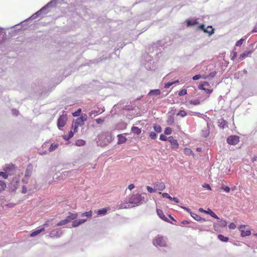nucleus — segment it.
Segmentation results:
<instances>
[{"instance_id": "nucleus-31", "label": "nucleus", "mask_w": 257, "mask_h": 257, "mask_svg": "<svg viewBox=\"0 0 257 257\" xmlns=\"http://www.w3.org/2000/svg\"><path fill=\"white\" fill-rule=\"evenodd\" d=\"M74 134V132H73V131H71L69 132L68 136H63V138L65 140L68 141L73 137Z\"/></svg>"}, {"instance_id": "nucleus-25", "label": "nucleus", "mask_w": 257, "mask_h": 257, "mask_svg": "<svg viewBox=\"0 0 257 257\" xmlns=\"http://www.w3.org/2000/svg\"><path fill=\"white\" fill-rule=\"evenodd\" d=\"M184 153L185 155H187V156H190V155H194L193 151L191 150V149L188 148H184Z\"/></svg>"}, {"instance_id": "nucleus-38", "label": "nucleus", "mask_w": 257, "mask_h": 257, "mask_svg": "<svg viewBox=\"0 0 257 257\" xmlns=\"http://www.w3.org/2000/svg\"><path fill=\"white\" fill-rule=\"evenodd\" d=\"M186 115L187 112L184 110H180L177 114V115L180 116L181 117H184L186 116Z\"/></svg>"}, {"instance_id": "nucleus-32", "label": "nucleus", "mask_w": 257, "mask_h": 257, "mask_svg": "<svg viewBox=\"0 0 257 257\" xmlns=\"http://www.w3.org/2000/svg\"><path fill=\"white\" fill-rule=\"evenodd\" d=\"M218 238L223 242H227L228 240V237H225L222 234H219L218 235Z\"/></svg>"}, {"instance_id": "nucleus-54", "label": "nucleus", "mask_w": 257, "mask_h": 257, "mask_svg": "<svg viewBox=\"0 0 257 257\" xmlns=\"http://www.w3.org/2000/svg\"><path fill=\"white\" fill-rule=\"evenodd\" d=\"M173 84V83L172 82H169V83H167L166 84H165V88H169L170 86H171Z\"/></svg>"}, {"instance_id": "nucleus-26", "label": "nucleus", "mask_w": 257, "mask_h": 257, "mask_svg": "<svg viewBox=\"0 0 257 257\" xmlns=\"http://www.w3.org/2000/svg\"><path fill=\"white\" fill-rule=\"evenodd\" d=\"M161 94V91L159 89H154L151 90L149 93V95H155L156 96L159 95Z\"/></svg>"}, {"instance_id": "nucleus-28", "label": "nucleus", "mask_w": 257, "mask_h": 257, "mask_svg": "<svg viewBox=\"0 0 257 257\" xmlns=\"http://www.w3.org/2000/svg\"><path fill=\"white\" fill-rule=\"evenodd\" d=\"M153 128L155 131L158 133H160L162 132V128L161 126L157 124H154L153 125Z\"/></svg>"}, {"instance_id": "nucleus-10", "label": "nucleus", "mask_w": 257, "mask_h": 257, "mask_svg": "<svg viewBox=\"0 0 257 257\" xmlns=\"http://www.w3.org/2000/svg\"><path fill=\"white\" fill-rule=\"evenodd\" d=\"M206 213L210 214L212 217L217 219V223H220V225L226 224V222L225 220L218 217V216L211 210L209 209Z\"/></svg>"}, {"instance_id": "nucleus-35", "label": "nucleus", "mask_w": 257, "mask_h": 257, "mask_svg": "<svg viewBox=\"0 0 257 257\" xmlns=\"http://www.w3.org/2000/svg\"><path fill=\"white\" fill-rule=\"evenodd\" d=\"M216 72L215 71H214V72L210 73L209 74V75L203 76L202 78L205 79H207L209 77L213 78L216 75Z\"/></svg>"}, {"instance_id": "nucleus-5", "label": "nucleus", "mask_w": 257, "mask_h": 257, "mask_svg": "<svg viewBox=\"0 0 257 257\" xmlns=\"http://www.w3.org/2000/svg\"><path fill=\"white\" fill-rule=\"evenodd\" d=\"M67 116L66 114H62L60 116L57 120V126L60 130L63 127L67 122Z\"/></svg>"}, {"instance_id": "nucleus-57", "label": "nucleus", "mask_w": 257, "mask_h": 257, "mask_svg": "<svg viewBox=\"0 0 257 257\" xmlns=\"http://www.w3.org/2000/svg\"><path fill=\"white\" fill-rule=\"evenodd\" d=\"M252 32H257V24L255 25L252 30Z\"/></svg>"}, {"instance_id": "nucleus-43", "label": "nucleus", "mask_w": 257, "mask_h": 257, "mask_svg": "<svg viewBox=\"0 0 257 257\" xmlns=\"http://www.w3.org/2000/svg\"><path fill=\"white\" fill-rule=\"evenodd\" d=\"M190 104L193 105H198L200 104V100L198 99L195 100H192L190 101Z\"/></svg>"}, {"instance_id": "nucleus-9", "label": "nucleus", "mask_w": 257, "mask_h": 257, "mask_svg": "<svg viewBox=\"0 0 257 257\" xmlns=\"http://www.w3.org/2000/svg\"><path fill=\"white\" fill-rule=\"evenodd\" d=\"M210 85L207 82H204L202 84H200L198 86V88L200 90H203L208 94H210L212 92L213 90L207 88H206V87H209Z\"/></svg>"}, {"instance_id": "nucleus-12", "label": "nucleus", "mask_w": 257, "mask_h": 257, "mask_svg": "<svg viewBox=\"0 0 257 257\" xmlns=\"http://www.w3.org/2000/svg\"><path fill=\"white\" fill-rule=\"evenodd\" d=\"M245 226H239V229L241 231V235L242 237L249 236L251 234V231L250 230H245Z\"/></svg>"}, {"instance_id": "nucleus-27", "label": "nucleus", "mask_w": 257, "mask_h": 257, "mask_svg": "<svg viewBox=\"0 0 257 257\" xmlns=\"http://www.w3.org/2000/svg\"><path fill=\"white\" fill-rule=\"evenodd\" d=\"M59 145L56 143L51 144L50 147L49 148V151L51 152L55 150L58 147Z\"/></svg>"}, {"instance_id": "nucleus-7", "label": "nucleus", "mask_w": 257, "mask_h": 257, "mask_svg": "<svg viewBox=\"0 0 257 257\" xmlns=\"http://www.w3.org/2000/svg\"><path fill=\"white\" fill-rule=\"evenodd\" d=\"M239 142V137L237 136L232 135L228 137L227 139V142L231 145H235Z\"/></svg>"}, {"instance_id": "nucleus-14", "label": "nucleus", "mask_w": 257, "mask_h": 257, "mask_svg": "<svg viewBox=\"0 0 257 257\" xmlns=\"http://www.w3.org/2000/svg\"><path fill=\"white\" fill-rule=\"evenodd\" d=\"M45 231V228H40L39 227L37 228L36 230L33 231L30 234L31 237H34L41 232H43Z\"/></svg>"}, {"instance_id": "nucleus-36", "label": "nucleus", "mask_w": 257, "mask_h": 257, "mask_svg": "<svg viewBox=\"0 0 257 257\" xmlns=\"http://www.w3.org/2000/svg\"><path fill=\"white\" fill-rule=\"evenodd\" d=\"M190 214L191 216L193 217L195 220L199 221L201 219V217L197 214L192 212H191Z\"/></svg>"}, {"instance_id": "nucleus-37", "label": "nucleus", "mask_w": 257, "mask_h": 257, "mask_svg": "<svg viewBox=\"0 0 257 257\" xmlns=\"http://www.w3.org/2000/svg\"><path fill=\"white\" fill-rule=\"evenodd\" d=\"M81 112V109L79 108L77 109V111L72 113V115L74 117L78 116L80 115Z\"/></svg>"}, {"instance_id": "nucleus-40", "label": "nucleus", "mask_w": 257, "mask_h": 257, "mask_svg": "<svg viewBox=\"0 0 257 257\" xmlns=\"http://www.w3.org/2000/svg\"><path fill=\"white\" fill-rule=\"evenodd\" d=\"M0 176L5 179H7L8 178L9 174L6 172H0Z\"/></svg>"}, {"instance_id": "nucleus-41", "label": "nucleus", "mask_w": 257, "mask_h": 257, "mask_svg": "<svg viewBox=\"0 0 257 257\" xmlns=\"http://www.w3.org/2000/svg\"><path fill=\"white\" fill-rule=\"evenodd\" d=\"M147 191L150 193H154L156 192V189L154 187V188H153L152 187L150 186H147Z\"/></svg>"}, {"instance_id": "nucleus-3", "label": "nucleus", "mask_w": 257, "mask_h": 257, "mask_svg": "<svg viewBox=\"0 0 257 257\" xmlns=\"http://www.w3.org/2000/svg\"><path fill=\"white\" fill-rule=\"evenodd\" d=\"M78 217V213H72V212H68V215L66 217V218L62 220L61 221H60L59 223L57 224V225H65L68 223H69L71 222L73 220H76L75 219Z\"/></svg>"}, {"instance_id": "nucleus-58", "label": "nucleus", "mask_w": 257, "mask_h": 257, "mask_svg": "<svg viewBox=\"0 0 257 257\" xmlns=\"http://www.w3.org/2000/svg\"><path fill=\"white\" fill-rule=\"evenodd\" d=\"M199 211L200 212H205V213H207V211H205L204 210L203 208H199Z\"/></svg>"}, {"instance_id": "nucleus-64", "label": "nucleus", "mask_w": 257, "mask_h": 257, "mask_svg": "<svg viewBox=\"0 0 257 257\" xmlns=\"http://www.w3.org/2000/svg\"><path fill=\"white\" fill-rule=\"evenodd\" d=\"M170 217H171V219H172V220H173L174 221H176L175 220H174L173 218H172V217H171V216H170Z\"/></svg>"}, {"instance_id": "nucleus-16", "label": "nucleus", "mask_w": 257, "mask_h": 257, "mask_svg": "<svg viewBox=\"0 0 257 257\" xmlns=\"http://www.w3.org/2000/svg\"><path fill=\"white\" fill-rule=\"evenodd\" d=\"M157 212L159 216L163 220L166 221L167 222H170L172 224H173V222H170L168 221L167 218L165 216V215L163 213V212L162 210L160 209H157Z\"/></svg>"}, {"instance_id": "nucleus-48", "label": "nucleus", "mask_w": 257, "mask_h": 257, "mask_svg": "<svg viewBox=\"0 0 257 257\" xmlns=\"http://www.w3.org/2000/svg\"><path fill=\"white\" fill-rule=\"evenodd\" d=\"M243 41V39H241L238 41H237L235 44L236 46H240L242 44Z\"/></svg>"}, {"instance_id": "nucleus-46", "label": "nucleus", "mask_w": 257, "mask_h": 257, "mask_svg": "<svg viewBox=\"0 0 257 257\" xmlns=\"http://www.w3.org/2000/svg\"><path fill=\"white\" fill-rule=\"evenodd\" d=\"M163 197L164 198H167L170 199V200H172V197L170 196L168 193H163L162 194Z\"/></svg>"}, {"instance_id": "nucleus-23", "label": "nucleus", "mask_w": 257, "mask_h": 257, "mask_svg": "<svg viewBox=\"0 0 257 257\" xmlns=\"http://www.w3.org/2000/svg\"><path fill=\"white\" fill-rule=\"evenodd\" d=\"M92 215V212L91 211H89L87 212H85L81 214V217H86L87 218H90L91 217Z\"/></svg>"}, {"instance_id": "nucleus-55", "label": "nucleus", "mask_w": 257, "mask_h": 257, "mask_svg": "<svg viewBox=\"0 0 257 257\" xmlns=\"http://www.w3.org/2000/svg\"><path fill=\"white\" fill-rule=\"evenodd\" d=\"M134 188H135V186H134V184H130V185H129L128 186V188L130 190H132V189H134Z\"/></svg>"}, {"instance_id": "nucleus-47", "label": "nucleus", "mask_w": 257, "mask_h": 257, "mask_svg": "<svg viewBox=\"0 0 257 257\" xmlns=\"http://www.w3.org/2000/svg\"><path fill=\"white\" fill-rule=\"evenodd\" d=\"M237 56V53L235 51L232 52L231 53V59L234 60Z\"/></svg>"}, {"instance_id": "nucleus-60", "label": "nucleus", "mask_w": 257, "mask_h": 257, "mask_svg": "<svg viewBox=\"0 0 257 257\" xmlns=\"http://www.w3.org/2000/svg\"><path fill=\"white\" fill-rule=\"evenodd\" d=\"M229 228L230 229H234L236 228V226H229Z\"/></svg>"}, {"instance_id": "nucleus-63", "label": "nucleus", "mask_w": 257, "mask_h": 257, "mask_svg": "<svg viewBox=\"0 0 257 257\" xmlns=\"http://www.w3.org/2000/svg\"><path fill=\"white\" fill-rule=\"evenodd\" d=\"M229 225H234V223H231Z\"/></svg>"}, {"instance_id": "nucleus-34", "label": "nucleus", "mask_w": 257, "mask_h": 257, "mask_svg": "<svg viewBox=\"0 0 257 257\" xmlns=\"http://www.w3.org/2000/svg\"><path fill=\"white\" fill-rule=\"evenodd\" d=\"M172 129L171 127H168L164 130V134L165 135H169L172 134Z\"/></svg>"}, {"instance_id": "nucleus-4", "label": "nucleus", "mask_w": 257, "mask_h": 257, "mask_svg": "<svg viewBox=\"0 0 257 257\" xmlns=\"http://www.w3.org/2000/svg\"><path fill=\"white\" fill-rule=\"evenodd\" d=\"M153 244L154 245L156 246H166L167 245L166 239L165 237L159 235L157 237H156L155 239L153 241Z\"/></svg>"}, {"instance_id": "nucleus-2", "label": "nucleus", "mask_w": 257, "mask_h": 257, "mask_svg": "<svg viewBox=\"0 0 257 257\" xmlns=\"http://www.w3.org/2000/svg\"><path fill=\"white\" fill-rule=\"evenodd\" d=\"M141 201V196L140 194L133 195L129 199V204L122 205L123 208H130L137 205Z\"/></svg>"}, {"instance_id": "nucleus-50", "label": "nucleus", "mask_w": 257, "mask_h": 257, "mask_svg": "<svg viewBox=\"0 0 257 257\" xmlns=\"http://www.w3.org/2000/svg\"><path fill=\"white\" fill-rule=\"evenodd\" d=\"M95 121L98 124H102L104 122V120L102 118H99L96 119Z\"/></svg>"}, {"instance_id": "nucleus-53", "label": "nucleus", "mask_w": 257, "mask_h": 257, "mask_svg": "<svg viewBox=\"0 0 257 257\" xmlns=\"http://www.w3.org/2000/svg\"><path fill=\"white\" fill-rule=\"evenodd\" d=\"M202 186L204 188H207L209 190H211V188L209 184H205Z\"/></svg>"}, {"instance_id": "nucleus-62", "label": "nucleus", "mask_w": 257, "mask_h": 257, "mask_svg": "<svg viewBox=\"0 0 257 257\" xmlns=\"http://www.w3.org/2000/svg\"><path fill=\"white\" fill-rule=\"evenodd\" d=\"M183 208H184V209H185V210H187L188 211H189V209H188V208H187L186 207H184Z\"/></svg>"}, {"instance_id": "nucleus-61", "label": "nucleus", "mask_w": 257, "mask_h": 257, "mask_svg": "<svg viewBox=\"0 0 257 257\" xmlns=\"http://www.w3.org/2000/svg\"><path fill=\"white\" fill-rule=\"evenodd\" d=\"M172 83H173V84L179 83V80L174 81L172 82Z\"/></svg>"}, {"instance_id": "nucleus-52", "label": "nucleus", "mask_w": 257, "mask_h": 257, "mask_svg": "<svg viewBox=\"0 0 257 257\" xmlns=\"http://www.w3.org/2000/svg\"><path fill=\"white\" fill-rule=\"evenodd\" d=\"M201 77L202 78V76H201V75H200V74H197V75H196L194 76L193 77V78H192V79H193V80H197L199 79H200V78H201Z\"/></svg>"}, {"instance_id": "nucleus-20", "label": "nucleus", "mask_w": 257, "mask_h": 257, "mask_svg": "<svg viewBox=\"0 0 257 257\" xmlns=\"http://www.w3.org/2000/svg\"><path fill=\"white\" fill-rule=\"evenodd\" d=\"M15 167L13 164L9 165L8 166L5 167L3 170L5 172H9L11 171L14 170Z\"/></svg>"}, {"instance_id": "nucleus-13", "label": "nucleus", "mask_w": 257, "mask_h": 257, "mask_svg": "<svg viewBox=\"0 0 257 257\" xmlns=\"http://www.w3.org/2000/svg\"><path fill=\"white\" fill-rule=\"evenodd\" d=\"M199 28L203 30L204 32L208 33L210 35L214 33V29L211 26H208L207 28H205L204 25H201L199 26Z\"/></svg>"}, {"instance_id": "nucleus-6", "label": "nucleus", "mask_w": 257, "mask_h": 257, "mask_svg": "<svg viewBox=\"0 0 257 257\" xmlns=\"http://www.w3.org/2000/svg\"><path fill=\"white\" fill-rule=\"evenodd\" d=\"M87 119V115L86 114H82L80 117L76 119L74 121L73 123L79 126H82L84 125L85 121Z\"/></svg>"}, {"instance_id": "nucleus-15", "label": "nucleus", "mask_w": 257, "mask_h": 257, "mask_svg": "<svg viewBox=\"0 0 257 257\" xmlns=\"http://www.w3.org/2000/svg\"><path fill=\"white\" fill-rule=\"evenodd\" d=\"M154 187L156 190L163 191L165 189V185L163 182H156L154 184Z\"/></svg>"}, {"instance_id": "nucleus-39", "label": "nucleus", "mask_w": 257, "mask_h": 257, "mask_svg": "<svg viewBox=\"0 0 257 257\" xmlns=\"http://www.w3.org/2000/svg\"><path fill=\"white\" fill-rule=\"evenodd\" d=\"M221 189L223 190L225 192L227 193H229L230 192V189L229 187L225 186L224 185H222Z\"/></svg>"}, {"instance_id": "nucleus-33", "label": "nucleus", "mask_w": 257, "mask_h": 257, "mask_svg": "<svg viewBox=\"0 0 257 257\" xmlns=\"http://www.w3.org/2000/svg\"><path fill=\"white\" fill-rule=\"evenodd\" d=\"M6 184L4 181L0 180V192L4 191L6 188Z\"/></svg>"}, {"instance_id": "nucleus-18", "label": "nucleus", "mask_w": 257, "mask_h": 257, "mask_svg": "<svg viewBox=\"0 0 257 257\" xmlns=\"http://www.w3.org/2000/svg\"><path fill=\"white\" fill-rule=\"evenodd\" d=\"M117 138H118V142H117L118 144H123V143H125V142L127 140L126 138L124 136H123V135H122V134L118 135Z\"/></svg>"}, {"instance_id": "nucleus-30", "label": "nucleus", "mask_w": 257, "mask_h": 257, "mask_svg": "<svg viewBox=\"0 0 257 257\" xmlns=\"http://www.w3.org/2000/svg\"><path fill=\"white\" fill-rule=\"evenodd\" d=\"M85 141L84 140H78L76 141L75 142V145L77 146H83L84 145H85Z\"/></svg>"}, {"instance_id": "nucleus-59", "label": "nucleus", "mask_w": 257, "mask_h": 257, "mask_svg": "<svg viewBox=\"0 0 257 257\" xmlns=\"http://www.w3.org/2000/svg\"><path fill=\"white\" fill-rule=\"evenodd\" d=\"M22 192H23V193H26V192H27V189H26V187H23V191H22Z\"/></svg>"}, {"instance_id": "nucleus-11", "label": "nucleus", "mask_w": 257, "mask_h": 257, "mask_svg": "<svg viewBox=\"0 0 257 257\" xmlns=\"http://www.w3.org/2000/svg\"><path fill=\"white\" fill-rule=\"evenodd\" d=\"M62 234V232L59 228L53 229L50 233L49 236L51 237H58Z\"/></svg>"}, {"instance_id": "nucleus-29", "label": "nucleus", "mask_w": 257, "mask_h": 257, "mask_svg": "<svg viewBox=\"0 0 257 257\" xmlns=\"http://www.w3.org/2000/svg\"><path fill=\"white\" fill-rule=\"evenodd\" d=\"M185 22L187 24V27H189L190 26H194L198 23L196 21V20H194V21L186 20L185 21Z\"/></svg>"}, {"instance_id": "nucleus-22", "label": "nucleus", "mask_w": 257, "mask_h": 257, "mask_svg": "<svg viewBox=\"0 0 257 257\" xmlns=\"http://www.w3.org/2000/svg\"><path fill=\"white\" fill-rule=\"evenodd\" d=\"M101 112H100L99 110H92L91 111H90L89 113V115L90 117H91V118H93V117H95L96 116H97L98 114L101 113Z\"/></svg>"}, {"instance_id": "nucleus-49", "label": "nucleus", "mask_w": 257, "mask_h": 257, "mask_svg": "<svg viewBox=\"0 0 257 257\" xmlns=\"http://www.w3.org/2000/svg\"><path fill=\"white\" fill-rule=\"evenodd\" d=\"M78 125H76V124H75L74 123H73L72 127L73 129V132H74V133H75L77 132V131H78Z\"/></svg>"}, {"instance_id": "nucleus-44", "label": "nucleus", "mask_w": 257, "mask_h": 257, "mask_svg": "<svg viewBox=\"0 0 257 257\" xmlns=\"http://www.w3.org/2000/svg\"><path fill=\"white\" fill-rule=\"evenodd\" d=\"M168 138H167L165 135L161 134L160 136V140L163 141H167Z\"/></svg>"}, {"instance_id": "nucleus-24", "label": "nucleus", "mask_w": 257, "mask_h": 257, "mask_svg": "<svg viewBox=\"0 0 257 257\" xmlns=\"http://www.w3.org/2000/svg\"><path fill=\"white\" fill-rule=\"evenodd\" d=\"M131 130L134 134L137 135H140L142 132L141 129L137 126H133Z\"/></svg>"}, {"instance_id": "nucleus-8", "label": "nucleus", "mask_w": 257, "mask_h": 257, "mask_svg": "<svg viewBox=\"0 0 257 257\" xmlns=\"http://www.w3.org/2000/svg\"><path fill=\"white\" fill-rule=\"evenodd\" d=\"M168 141L171 144V148L172 149L177 150L179 148V145L177 141L174 139L172 136L169 137Z\"/></svg>"}, {"instance_id": "nucleus-51", "label": "nucleus", "mask_w": 257, "mask_h": 257, "mask_svg": "<svg viewBox=\"0 0 257 257\" xmlns=\"http://www.w3.org/2000/svg\"><path fill=\"white\" fill-rule=\"evenodd\" d=\"M174 121V118L172 117H170L168 120H167V123L169 124H173Z\"/></svg>"}, {"instance_id": "nucleus-56", "label": "nucleus", "mask_w": 257, "mask_h": 257, "mask_svg": "<svg viewBox=\"0 0 257 257\" xmlns=\"http://www.w3.org/2000/svg\"><path fill=\"white\" fill-rule=\"evenodd\" d=\"M172 200L174 201L176 203L179 202V199L176 197H172Z\"/></svg>"}, {"instance_id": "nucleus-45", "label": "nucleus", "mask_w": 257, "mask_h": 257, "mask_svg": "<svg viewBox=\"0 0 257 257\" xmlns=\"http://www.w3.org/2000/svg\"><path fill=\"white\" fill-rule=\"evenodd\" d=\"M150 137L152 139H155L157 137V134L155 132H152L150 133Z\"/></svg>"}, {"instance_id": "nucleus-17", "label": "nucleus", "mask_w": 257, "mask_h": 257, "mask_svg": "<svg viewBox=\"0 0 257 257\" xmlns=\"http://www.w3.org/2000/svg\"><path fill=\"white\" fill-rule=\"evenodd\" d=\"M88 218L82 217L81 219H77L73 222L72 225H81L85 223Z\"/></svg>"}, {"instance_id": "nucleus-19", "label": "nucleus", "mask_w": 257, "mask_h": 257, "mask_svg": "<svg viewBox=\"0 0 257 257\" xmlns=\"http://www.w3.org/2000/svg\"><path fill=\"white\" fill-rule=\"evenodd\" d=\"M253 51L252 50H250V51H246L244 53H243L242 54H241V55H240V56H239V61H241L242 60L243 58H244L245 57H247L248 56V55L251 54V53H252Z\"/></svg>"}, {"instance_id": "nucleus-42", "label": "nucleus", "mask_w": 257, "mask_h": 257, "mask_svg": "<svg viewBox=\"0 0 257 257\" xmlns=\"http://www.w3.org/2000/svg\"><path fill=\"white\" fill-rule=\"evenodd\" d=\"M186 94H187V90L186 89H182L178 93V94L179 96H183Z\"/></svg>"}, {"instance_id": "nucleus-21", "label": "nucleus", "mask_w": 257, "mask_h": 257, "mask_svg": "<svg viewBox=\"0 0 257 257\" xmlns=\"http://www.w3.org/2000/svg\"><path fill=\"white\" fill-rule=\"evenodd\" d=\"M108 210V208H104L98 210L96 211L97 214L99 215H105L107 211Z\"/></svg>"}, {"instance_id": "nucleus-1", "label": "nucleus", "mask_w": 257, "mask_h": 257, "mask_svg": "<svg viewBox=\"0 0 257 257\" xmlns=\"http://www.w3.org/2000/svg\"><path fill=\"white\" fill-rule=\"evenodd\" d=\"M112 141V135L109 133H101L98 136V141L97 142L101 146H105L110 143Z\"/></svg>"}]
</instances>
